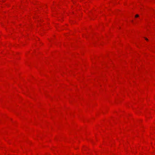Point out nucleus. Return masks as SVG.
Returning a JSON list of instances; mask_svg holds the SVG:
<instances>
[{
  "label": "nucleus",
  "mask_w": 155,
  "mask_h": 155,
  "mask_svg": "<svg viewBox=\"0 0 155 155\" xmlns=\"http://www.w3.org/2000/svg\"><path fill=\"white\" fill-rule=\"evenodd\" d=\"M139 17V15L137 14L135 16V17L137 18Z\"/></svg>",
  "instance_id": "obj_1"
},
{
  "label": "nucleus",
  "mask_w": 155,
  "mask_h": 155,
  "mask_svg": "<svg viewBox=\"0 0 155 155\" xmlns=\"http://www.w3.org/2000/svg\"><path fill=\"white\" fill-rule=\"evenodd\" d=\"M145 38V40H147V41H148V39L147 38Z\"/></svg>",
  "instance_id": "obj_2"
}]
</instances>
